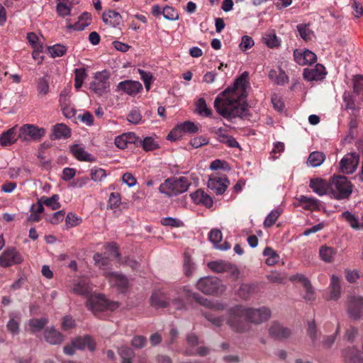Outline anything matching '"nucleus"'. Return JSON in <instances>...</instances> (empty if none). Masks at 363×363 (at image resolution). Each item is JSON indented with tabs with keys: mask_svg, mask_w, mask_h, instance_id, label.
I'll use <instances>...</instances> for the list:
<instances>
[{
	"mask_svg": "<svg viewBox=\"0 0 363 363\" xmlns=\"http://www.w3.org/2000/svg\"><path fill=\"white\" fill-rule=\"evenodd\" d=\"M228 311L234 318H269L272 315L268 307L252 308L242 304L235 305L229 308Z\"/></svg>",
	"mask_w": 363,
	"mask_h": 363,
	"instance_id": "nucleus-3",
	"label": "nucleus"
},
{
	"mask_svg": "<svg viewBox=\"0 0 363 363\" xmlns=\"http://www.w3.org/2000/svg\"><path fill=\"white\" fill-rule=\"evenodd\" d=\"M343 356L346 363H363V358L355 347L346 348L343 352Z\"/></svg>",
	"mask_w": 363,
	"mask_h": 363,
	"instance_id": "nucleus-30",
	"label": "nucleus"
},
{
	"mask_svg": "<svg viewBox=\"0 0 363 363\" xmlns=\"http://www.w3.org/2000/svg\"><path fill=\"white\" fill-rule=\"evenodd\" d=\"M68 1L58 2L57 4V12L61 17H66L71 14V5L67 4Z\"/></svg>",
	"mask_w": 363,
	"mask_h": 363,
	"instance_id": "nucleus-50",
	"label": "nucleus"
},
{
	"mask_svg": "<svg viewBox=\"0 0 363 363\" xmlns=\"http://www.w3.org/2000/svg\"><path fill=\"white\" fill-rule=\"evenodd\" d=\"M127 119L131 123L138 124L142 120V116L138 110H132L128 115Z\"/></svg>",
	"mask_w": 363,
	"mask_h": 363,
	"instance_id": "nucleus-62",
	"label": "nucleus"
},
{
	"mask_svg": "<svg viewBox=\"0 0 363 363\" xmlns=\"http://www.w3.org/2000/svg\"><path fill=\"white\" fill-rule=\"evenodd\" d=\"M341 216L349 223L352 228L354 230H359L360 228V225L357 217H356L350 211H344Z\"/></svg>",
	"mask_w": 363,
	"mask_h": 363,
	"instance_id": "nucleus-45",
	"label": "nucleus"
},
{
	"mask_svg": "<svg viewBox=\"0 0 363 363\" xmlns=\"http://www.w3.org/2000/svg\"><path fill=\"white\" fill-rule=\"evenodd\" d=\"M118 90L122 91L130 96H135L142 89L143 86L138 81L125 80L118 84Z\"/></svg>",
	"mask_w": 363,
	"mask_h": 363,
	"instance_id": "nucleus-19",
	"label": "nucleus"
},
{
	"mask_svg": "<svg viewBox=\"0 0 363 363\" xmlns=\"http://www.w3.org/2000/svg\"><path fill=\"white\" fill-rule=\"evenodd\" d=\"M72 344L79 350H83L87 347L90 351H94L96 348V342L89 335L77 337L72 340Z\"/></svg>",
	"mask_w": 363,
	"mask_h": 363,
	"instance_id": "nucleus-28",
	"label": "nucleus"
},
{
	"mask_svg": "<svg viewBox=\"0 0 363 363\" xmlns=\"http://www.w3.org/2000/svg\"><path fill=\"white\" fill-rule=\"evenodd\" d=\"M106 177L104 169L94 167L91 169V178L94 182H101Z\"/></svg>",
	"mask_w": 363,
	"mask_h": 363,
	"instance_id": "nucleus-57",
	"label": "nucleus"
},
{
	"mask_svg": "<svg viewBox=\"0 0 363 363\" xmlns=\"http://www.w3.org/2000/svg\"><path fill=\"white\" fill-rule=\"evenodd\" d=\"M103 21L113 27L119 26L122 22V17L119 13L114 11H108L103 13Z\"/></svg>",
	"mask_w": 363,
	"mask_h": 363,
	"instance_id": "nucleus-33",
	"label": "nucleus"
},
{
	"mask_svg": "<svg viewBox=\"0 0 363 363\" xmlns=\"http://www.w3.org/2000/svg\"><path fill=\"white\" fill-rule=\"evenodd\" d=\"M269 333V335L275 339L287 338L291 335L290 329L283 327L277 322H274L270 327Z\"/></svg>",
	"mask_w": 363,
	"mask_h": 363,
	"instance_id": "nucleus-26",
	"label": "nucleus"
},
{
	"mask_svg": "<svg viewBox=\"0 0 363 363\" xmlns=\"http://www.w3.org/2000/svg\"><path fill=\"white\" fill-rule=\"evenodd\" d=\"M115 258L118 259V260L120 259V254L118 251L117 245L114 242L107 245L106 247L105 256L99 253H96L94 255L95 265L104 271V276L106 272H111L108 270L109 269L110 260L111 259Z\"/></svg>",
	"mask_w": 363,
	"mask_h": 363,
	"instance_id": "nucleus-7",
	"label": "nucleus"
},
{
	"mask_svg": "<svg viewBox=\"0 0 363 363\" xmlns=\"http://www.w3.org/2000/svg\"><path fill=\"white\" fill-rule=\"evenodd\" d=\"M109 75L106 71L98 72L94 76L92 82L90 83L89 88L99 96H101L108 91Z\"/></svg>",
	"mask_w": 363,
	"mask_h": 363,
	"instance_id": "nucleus-9",
	"label": "nucleus"
},
{
	"mask_svg": "<svg viewBox=\"0 0 363 363\" xmlns=\"http://www.w3.org/2000/svg\"><path fill=\"white\" fill-rule=\"evenodd\" d=\"M106 278L112 287H115L120 292H124L128 286V279L117 272H106Z\"/></svg>",
	"mask_w": 363,
	"mask_h": 363,
	"instance_id": "nucleus-15",
	"label": "nucleus"
},
{
	"mask_svg": "<svg viewBox=\"0 0 363 363\" xmlns=\"http://www.w3.org/2000/svg\"><path fill=\"white\" fill-rule=\"evenodd\" d=\"M262 39L264 44L270 48H277L280 45V40L278 38L273 30L266 32L264 34Z\"/></svg>",
	"mask_w": 363,
	"mask_h": 363,
	"instance_id": "nucleus-37",
	"label": "nucleus"
},
{
	"mask_svg": "<svg viewBox=\"0 0 363 363\" xmlns=\"http://www.w3.org/2000/svg\"><path fill=\"white\" fill-rule=\"evenodd\" d=\"M53 136L55 139L68 138L70 136V130L66 125L58 123L53 126Z\"/></svg>",
	"mask_w": 363,
	"mask_h": 363,
	"instance_id": "nucleus-41",
	"label": "nucleus"
},
{
	"mask_svg": "<svg viewBox=\"0 0 363 363\" xmlns=\"http://www.w3.org/2000/svg\"><path fill=\"white\" fill-rule=\"evenodd\" d=\"M208 267L216 273L225 272L228 262L223 260L211 262L208 264Z\"/></svg>",
	"mask_w": 363,
	"mask_h": 363,
	"instance_id": "nucleus-47",
	"label": "nucleus"
},
{
	"mask_svg": "<svg viewBox=\"0 0 363 363\" xmlns=\"http://www.w3.org/2000/svg\"><path fill=\"white\" fill-rule=\"evenodd\" d=\"M254 45L255 42L252 38L249 35H244L241 39L239 47L242 52H245L246 50L252 48Z\"/></svg>",
	"mask_w": 363,
	"mask_h": 363,
	"instance_id": "nucleus-56",
	"label": "nucleus"
},
{
	"mask_svg": "<svg viewBox=\"0 0 363 363\" xmlns=\"http://www.w3.org/2000/svg\"><path fill=\"white\" fill-rule=\"evenodd\" d=\"M48 52L52 57L63 56L67 52V48L62 45L57 44L48 48Z\"/></svg>",
	"mask_w": 363,
	"mask_h": 363,
	"instance_id": "nucleus-49",
	"label": "nucleus"
},
{
	"mask_svg": "<svg viewBox=\"0 0 363 363\" xmlns=\"http://www.w3.org/2000/svg\"><path fill=\"white\" fill-rule=\"evenodd\" d=\"M170 294L164 289L156 288L150 298V305L157 308L169 307L170 309L182 311L186 309V305L179 297L174 298L170 302Z\"/></svg>",
	"mask_w": 363,
	"mask_h": 363,
	"instance_id": "nucleus-2",
	"label": "nucleus"
},
{
	"mask_svg": "<svg viewBox=\"0 0 363 363\" xmlns=\"http://www.w3.org/2000/svg\"><path fill=\"white\" fill-rule=\"evenodd\" d=\"M45 340L50 345H60L64 341V336L53 327H48L43 334Z\"/></svg>",
	"mask_w": 363,
	"mask_h": 363,
	"instance_id": "nucleus-24",
	"label": "nucleus"
},
{
	"mask_svg": "<svg viewBox=\"0 0 363 363\" xmlns=\"http://www.w3.org/2000/svg\"><path fill=\"white\" fill-rule=\"evenodd\" d=\"M180 294L185 296L188 299L192 298L201 305L205 306L208 308H213L216 310H224L225 305L218 301H211L207 298L201 297L199 294L191 291L187 286H184L181 289Z\"/></svg>",
	"mask_w": 363,
	"mask_h": 363,
	"instance_id": "nucleus-10",
	"label": "nucleus"
},
{
	"mask_svg": "<svg viewBox=\"0 0 363 363\" xmlns=\"http://www.w3.org/2000/svg\"><path fill=\"white\" fill-rule=\"evenodd\" d=\"M250 87L248 72H244L232 86L220 93L214 101L216 111L225 118L244 117L247 114V89Z\"/></svg>",
	"mask_w": 363,
	"mask_h": 363,
	"instance_id": "nucleus-1",
	"label": "nucleus"
},
{
	"mask_svg": "<svg viewBox=\"0 0 363 363\" xmlns=\"http://www.w3.org/2000/svg\"><path fill=\"white\" fill-rule=\"evenodd\" d=\"M162 15L164 18L169 21H176L179 17L178 12L173 7L169 6L162 9Z\"/></svg>",
	"mask_w": 363,
	"mask_h": 363,
	"instance_id": "nucleus-51",
	"label": "nucleus"
},
{
	"mask_svg": "<svg viewBox=\"0 0 363 363\" xmlns=\"http://www.w3.org/2000/svg\"><path fill=\"white\" fill-rule=\"evenodd\" d=\"M199 131V126L192 121H185L177 124L174 128L170 132L167 136V139L170 140H176L181 138L183 134H194Z\"/></svg>",
	"mask_w": 363,
	"mask_h": 363,
	"instance_id": "nucleus-12",
	"label": "nucleus"
},
{
	"mask_svg": "<svg viewBox=\"0 0 363 363\" xmlns=\"http://www.w3.org/2000/svg\"><path fill=\"white\" fill-rule=\"evenodd\" d=\"M45 133V130L35 125L26 124L21 127L18 132V138L23 141L37 140L40 139Z\"/></svg>",
	"mask_w": 363,
	"mask_h": 363,
	"instance_id": "nucleus-11",
	"label": "nucleus"
},
{
	"mask_svg": "<svg viewBox=\"0 0 363 363\" xmlns=\"http://www.w3.org/2000/svg\"><path fill=\"white\" fill-rule=\"evenodd\" d=\"M126 138L127 136H125L124 134L117 136L115 138V145L120 149H125L128 147L129 143Z\"/></svg>",
	"mask_w": 363,
	"mask_h": 363,
	"instance_id": "nucleus-64",
	"label": "nucleus"
},
{
	"mask_svg": "<svg viewBox=\"0 0 363 363\" xmlns=\"http://www.w3.org/2000/svg\"><path fill=\"white\" fill-rule=\"evenodd\" d=\"M161 223L163 225L170 226V227H181L183 225V222L171 217L164 218L161 220Z\"/></svg>",
	"mask_w": 363,
	"mask_h": 363,
	"instance_id": "nucleus-59",
	"label": "nucleus"
},
{
	"mask_svg": "<svg viewBox=\"0 0 363 363\" xmlns=\"http://www.w3.org/2000/svg\"><path fill=\"white\" fill-rule=\"evenodd\" d=\"M257 286L255 284H242L238 291V295L244 299L257 293Z\"/></svg>",
	"mask_w": 363,
	"mask_h": 363,
	"instance_id": "nucleus-36",
	"label": "nucleus"
},
{
	"mask_svg": "<svg viewBox=\"0 0 363 363\" xmlns=\"http://www.w3.org/2000/svg\"><path fill=\"white\" fill-rule=\"evenodd\" d=\"M263 255L267 257L265 263L269 266L277 264L279 259V255L271 247H266Z\"/></svg>",
	"mask_w": 363,
	"mask_h": 363,
	"instance_id": "nucleus-44",
	"label": "nucleus"
},
{
	"mask_svg": "<svg viewBox=\"0 0 363 363\" xmlns=\"http://www.w3.org/2000/svg\"><path fill=\"white\" fill-rule=\"evenodd\" d=\"M121 203V198L118 193L113 192L110 194L108 201V208L111 209H117Z\"/></svg>",
	"mask_w": 363,
	"mask_h": 363,
	"instance_id": "nucleus-53",
	"label": "nucleus"
},
{
	"mask_svg": "<svg viewBox=\"0 0 363 363\" xmlns=\"http://www.w3.org/2000/svg\"><path fill=\"white\" fill-rule=\"evenodd\" d=\"M190 184V180L186 177L170 178L160 184L159 191L168 196H174L186 191Z\"/></svg>",
	"mask_w": 363,
	"mask_h": 363,
	"instance_id": "nucleus-4",
	"label": "nucleus"
},
{
	"mask_svg": "<svg viewBox=\"0 0 363 363\" xmlns=\"http://www.w3.org/2000/svg\"><path fill=\"white\" fill-rule=\"evenodd\" d=\"M82 221V219L81 217H79L72 213H69L65 218L66 225L68 228L77 226L79 225Z\"/></svg>",
	"mask_w": 363,
	"mask_h": 363,
	"instance_id": "nucleus-55",
	"label": "nucleus"
},
{
	"mask_svg": "<svg viewBox=\"0 0 363 363\" xmlns=\"http://www.w3.org/2000/svg\"><path fill=\"white\" fill-rule=\"evenodd\" d=\"M341 286L340 278L333 274L331 276L330 284L329 286V296L327 298L329 300H337L340 297Z\"/></svg>",
	"mask_w": 363,
	"mask_h": 363,
	"instance_id": "nucleus-27",
	"label": "nucleus"
},
{
	"mask_svg": "<svg viewBox=\"0 0 363 363\" xmlns=\"http://www.w3.org/2000/svg\"><path fill=\"white\" fill-rule=\"evenodd\" d=\"M18 138V135H16V128L13 127L0 135V144L2 146L11 145L17 141Z\"/></svg>",
	"mask_w": 363,
	"mask_h": 363,
	"instance_id": "nucleus-32",
	"label": "nucleus"
},
{
	"mask_svg": "<svg viewBox=\"0 0 363 363\" xmlns=\"http://www.w3.org/2000/svg\"><path fill=\"white\" fill-rule=\"evenodd\" d=\"M118 352L123 361H131L134 355L132 349L126 347H121Z\"/></svg>",
	"mask_w": 363,
	"mask_h": 363,
	"instance_id": "nucleus-60",
	"label": "nucleus"
},
{
	"mask_svg": "<svg viewBox=\"0 0 363 363\" xmlns=\"http://www.w3.org/2000/svg\"><path fill=\"white\" fill-rule=\"evenodd\" d=\"M352 192V185L344 176H335L330 184V193L337 199L348 198Z\"/></svg>",
	"mask_w": 363,
	"mask_h": 363,
	"instance_id": "nucleus-6",
	"label": "nucleus"
},
{
	"mask_svg": "<svg viewBox=\"0 0 363 363\" xmlns=\"http://www.w3.org/2000/svg\"><path fill=\"white\" fill-rule=\"evenodd\" d=\"M86 307L93 313H96L104 310L113 311L118 307V303L108 300L103 294H93L88 297Z\"/></svg>",
	"mask_w": 363,
	"mask_h": 363,
	"instance_id": "nucleus-5",
	"label": "nucleus"
},
{
	"mask_svg": "<svg viewBox=\"0 0 363 363\" xmlns=\"http://www.w3.org/2000/svg\"><path fill=\"white\" fill-rule=\"evenodd\" d=\"M49 80L50 77L48 74L38 79L36 89L39 96H45L49 93Z\"/></svg>",
	"mask_w": 363,
	"mask_h": 363,
	"instance_id": "nucleus-38",
	"label": "nucleus"
},
{
	"mask_svg": "<svg viewBox=\"0 0 363 363\" xmlns=\"http://www.w3.org/2000/svg\"><path fill=\"white\" fill-rule=\"evenodd\" d=\"M347 311L353 318H359L363 313V298L359 296H350L348 299Z\"/></svg>",
	"mask_w": 363,
	"mask_h": 363,
	"instance_id": "nucleus-18",
	"label": "nucleus"
},
{
	"mask_svg": "<svg viewBox=\"0 0 363 363\" xmlns=\"http://www.w3.org/2000/svg\"><path fill=\"white\" fill-rule=\"evenodd\" d=\"M196 110L197 113L203 116H210L211 111L208 108L206 101L203 98H200L196 102Z\"/></svg>",
	"mask_w": 363,
	"mask_h": 363,
	"instance_id": "nucleus-46",
	"label": "nucleus"
},
{
	"mask_svg": "<svg viewBox=\"0 0 363 363\" xmlns=\"http://www.w3.org/2000/svg\"><path fill=\"white\" fill-rule=\"evenodd\" d=\"M325 159L324 154L321 152H313L310 154L307 164L313 167H316L323 164Z\"/></svg>",
	"mask_w": 363,
	"mask_h": 363,
	"instance_id": "nucleus-42",
	"label": "nucleus"
},
{
	"mask_svg": "<svg viewBox=\"0 0 363 363\" xmlns=\"http://www.w3.org/2000/svg\"><path fill=\"white\" fill-rule=\"evenodd\" d=\"M227 324L234 331L243 333L247 330L251 323L259 324L262 319H226Z\"/></svg>",
	"mask_w": 363,
	"mask_h": 363,
	"instance_id": "nucleus-16",
	"label": "nucleus"
},
{
	"mask_svg": "<svg viewBox=\"0 0 363 363\" xmlns=\"http://www.w3.org/2000/svg\"><path fill=\"white\" fill-rule=\"evenodd\" d=\"M27 40L28 41L29 44L32 46L34 49H38L41 48V45L39 43V38L37 35L36 33L33 32L28 33L26 36Z\"/></svg>",
	"mask_w": 363,
	"mask_h": 363,
	"instance_id": "nucleus-58",
	"label": "nucleus"
},
{
	"mask_svg": "<svg viewBox=\"0 0 363 363\" xmlns=\"http://www.w3.org/2000/svg\"><path fill=\"white\" fill-rule=\"evenodd\" d=\"M228 180L218 176H211L208 181V187L216 194H222L227 189Z\"/></svg>",
	"mask_w": 363,
	"mask_h": 363,
	"instance_id": "nucleus-21",
	"label": "nucleus"
},
{
	"mask_svg": "<svg viewBox=\"0 0 363 363\" xmlns=\"http://www.w3.org/2000/svg\"><path fill=\"white\" fill-rule=\"evenodd\" d=\"M72 291L77 294L88 296L91 291V286L86 280L81 279L73 285Z\"/></svg>",
	"mask_w": 363,
	"mask_h": 363,
	"instance_id": "nucleus-40",
	"label": "nucleus"
},
{
	"mask_svg": "<svg viewBox=\"0 0 363 363\" xmlns=\"http://www.w3.org/2000/svg\"><path fill=\"white\" fill-rule=\"evenodd\" d=\"M145 151H152L158 147V143L152 137H146L140 143Z\"/></svg>",
	"mask_w": 363,
	"mask_h": 363,
	"instance_id": "nucleus-52",
	"label": "nucleus"
},
{
	"mask_svg": "<svg viewBox=\"0 0 363 363\" xmlns=\"http://www.w3.org/2000/svg\"><path fill=\"white\" fill-rule=\"evenodd\" d=\"M59 199L57 194H53L51 197L43 196L40 198L43 204L52 210H57L60 208L61 206L59 202Z\"/></svg>",
	"mask_w": 363,
	"mask_h": 363,
	"instance_id": "nucleus-43",
	"label": "nucleus"
},
{
	"mask_svg": "<svg viewBox=\"0 0 363 363\" xmlns=\"http://www.w3.org/2000/svg\"><path fill=\"white\" fill-rule=\"evenodd\" d=\"M23 262L21 254L13 247L5 250L0 255V266L8 267Z\"/></svg>",
	"mask_w": 363,
	"mask_h": 363,
	"instance_id": "nucleus-13",
	"label": "nucleus"
},
{
	"mask_svg": "<svg viewBox=\"0 0 363 363\" xmlns=\"http://www.w3.org/2000/svg\"><path fill=\"white\" fill-rule=\"evenodd\" d=\"M298 204L306 210H315L319 207V201L315 198L308 197L307 196H300L296 199Z\"/></svg>",
	"mask_w": 363,
	"mask_h": 363,
	"instance_id": "nucleus-34",
	"label": "nucleus"
},
{
	"mask_svg": "<svg viewBox=\"0 0 363 363\" xmlns=\"http://www.w3.org/2000/svg\"><path fill=\"white\" fill-rule=\"evenodd\" d=\"M222 238V233L218 229H213L208 234V239L211 242H212L215 248L223 251L229 250L230 248V245L228 242H224L222 244L220 243Z\"/></svg>",
	"mask_w": 363,
	"mask_h": 363,
	"instance_id": "nucleus-22",
	"label": "nucleus"
},
{
	"mask_svg": "<svg viewBox=\"0 0 363 363\" xmlns=\"http://www.w3.org/2000/svg\"><path fill=\"white\" fill-rule=\"evenodd\" d=\"M319 257L325 263H331L335 260L337 250L330 246L322 245L319 247Z\"/></svg>",
	"mask_w": 363,
	"mask_h": 363,
	"instance_id": "nucleus-29",
	"label": "nucleus"
},
{
	"mask_svg": "<svg viewBox=\"0 0 363 363\" xmlns=\"http://www.w3.org/2000/svg\"><path fill=\"white\" fill-rule=\"evenodd\" d=\"M295 61L300 65H311L316 62L317 57L314 52L309 50H296L294 52Z\"/></svg>",
	"mask_w": 363,
	"mask_h": 363,
	"instance_id": "nucleus-17",
	"label": "nucleus"
},
{
	"mask_svg": "<svg viewBox=\"0 0 363 363\" xmlns=\"http://www.w3.org/2000/svg\"><path fill=\"white\" fill-rule=\"evenodd\" d=\"M326 74L325 68L320 64H317L313 68H306L303 70V77L308 81H318L323 79Z\"/></svg>",
	"mask_w": 363,
	"mask_h": 363,
	"instance_id": "nucleus-20",
	"label": "nucleus"
},
{
	"mask_svg": "<svg viewBox=\"0 0 363 363\" xmlns=\"http://www.w3.org/2000/svg\"><path fill=\"white\" fill-rule=\"evenodd\" d=\"M138 72L140 74L141 79L143 81L145 84L146 90H150L153 79L152 74L150 72H145L140 69H138Z\"/></svg>",
	"mask_w": 363,
	"mask_h": 363,
	"instance_id": "nucleus-54",
	"label": "nucleus"
},
{
	"mask_svg": "<svg viewBox=\"0 0 363 363\" xmlns=\"http://www.w3.org/2000/svg\"><path fill=\"white\" fill-rule=\"evenodd\" d=\"M47 324L46 319H30L29 325L33 331L41 330Z\"/></svg>",
	"mask_w": 363,
	"mask_h": 363,
	"instance_id": "nucleus-61",
	"label": "nucleus"
},
{
	"mask_svg": "<svg viewBox=\"0 0 363 363\" xmlns=\"http://www.w3.org/2000/svg\"><path fill=\"white\" fill-rule=\"evenodd\" d=\"M196 288L206 294L220 295L225 290V286L217 277H208L201 278L196 284Z\"/></svg>",
	"mask_w": 363,
	"mask_h": 363,
	"instance_id": "nucleus-8",
	"label": "nucleus"
},
{
	"mask_svg": "<svg viewBox=\"0 0 363 363\" xmlns=\"http://www.w3.org/2000/svg\"><path fill=\"white\" fill-rule=\"evenodd\" d=\"M310 187L313 191L322 196L330 192V185L322 179H311L310 181Z\"/></svg>",
	"mask_w": 363,
	"mask_h": 363,
	"instance_id": "nucleus-23",
	"label": "nucleus"
},
{
	"mask_svg": "<svg viewBox=\"0 0 363 363\" xmlns=\"http://www.w3.org/2000/svg\"><path fill=\"white\" fill-rule=\"evenodd\" d=\"M190 196L193 201L196 204H201L207 208H211L213 205L212 198L205 193L203 190L198 189L191 193Z\"/></svg>",
	"mask_w": 363,
	"mask_h": 363,
	"instance_id": "nucleus-25",
	"label": "nucleus"
},
{
	"mask_svg": "<svg viewBox=\"0 0 363 363\" xmlns=\"http://www.w3.org/2000/svg\"><path fill=\"white\" fill-rule=\"evenodd\" d=\"M269 77L272 81L279 85H284L289 82L288 76L280 69L278 71L274 69L271 70L269 72Z\"/></svg>",
	"mask_w": 363,
	"mask_h": 363,
	"instance_id": "nucleus-39",
	"label": "nucleus"
},
{
	"mask_svg": "<svg viewBox=\"0 0 363 363\" xmlns=\"http://www.w3.org/2000/svg\"><path fill=\"white\" fill-rule=\"evenodd\" d=\"M90 14L88 13H84L81 16H79V21L77 23L72 24L67 21L66 27L68 30H83L86 26H88L90 24Z\"/></svg>",
	"mask_w": 363,
	"mask_h": 363,
	"instance_id": "nucleus-31",
	"label": "nucleus"
},
{
	"mask_svg": "<svg viewBox=\"0 0 363 363\" xmlns=\"http://www.w3.org/2000/svg\"><path fill=\"white\" fill-rule=\"evenodd\" d=\"M184 272L186 276H191L195 269V264L189 257H185L184 264Z\"/></svg>",
	"mask_w": 363,
	"mask_h": 363,
	"instance_id": "nucleus-63",
	"label": "nucleus"
},
{
	"mask_svg": "<svg viewBox=\"0 0 363 363\" xmlns=\"http://www.w3.org/2000/svg\"><path fill=\"white\" fill-rule=\"evenodd\" d=\"M359 156L354 153H348L340 161V169L344 174H352L359 164Z\"/></svg>",
	"mask_w": 363,
	"mask_h": 363,
	"instance_id": "nucleus-14",
	"label": "nucleus"
},
{
	"mask_svg": "<svg viewBox=\"0 0 363 363\" xmlns=\"http://www.w3.org/2000/svg\"><path fill=\"white\" fill-rule=\"evenodd\" d=\"M71 151L73 155L79 160L81 161H92L93 157L89 154L83 147L79 145H74L71 147Z\"/></svg>",
	"mask_w": 363,
	"mask_h": 363,
	"instance_id": "nucleus-35",
	"label": "nucleus"
},
{
	"mask_svg": "<svg viewBox=\"0 0 363 363\" xmlns=\"http://www.w3.org/2000/svg\"><path fill=\"white\" fill-rule=\"evenodd\" d=\"M282 213V210L281 208H277L272 210L269 214L266 217L264 221V225L267 228L271 227L272 225L275 223L279 216Z\"/></svg>",
	"mask_w": 363,
	"mask_h": 363,
	"instance_id": "nucleus-48",
	"label": "nucleus"
}]
</instances>
